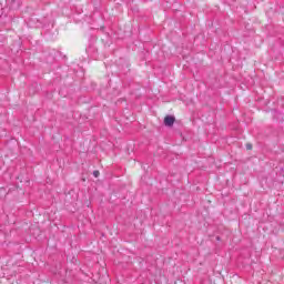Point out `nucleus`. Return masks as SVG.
Segmentation results:
<instances>
[{"label":"nucleus","mask_w":284,"mask_h":284,"mask_svg":"<svg viewBox=\"0 0 284 284\" xmlns=\"http://www.w3.org/2000/svg\"><path fill=\"white\" fill-rule=\"evenodd\" d=\"M174 121H175L174 116L168 115L164 118V125H168L170 128L174 125Z\"/></svg>","instance_id":"obj_1"},{"label":"nucleus","mask_w":284,"mask_h":284,"mask_svg":"<svg viewBox=\"0 0 284 284\" xmlns=\"http://www.w3.org/2000/svg\"><path fill=\"white\" fill-rule=\"evenodd\" d=\"M17 8H19V1L12 0V1H11V9H12V10H17Z\"/></svg>","instance_id":"obj_2"},{"label":"nucleus","mask_w":284,"mask_h":284,"mask_svg":"<svg viewBox=\"0 0 284 284\" xmlns=\"http://www.w3.org/2000/svg\"><path fill=\"white\" fill-rule=\"evenodd\" d=\"M93 176H95V179L99 178V171H94Z\"/></svg>","instance_id":"obj_3"},{"label":"nucleus","mask_w":284,"mask_h":284,"mask_svg":"<svg viewBox=\"0 0 284 284\" xmlns=\"http://www.w3.org/2000/svg\"><path fill=\"white\" fill-rule=\"evenodd\" d=\"M246 150H252V144H246Z\"/></svg>","instance_id":"obj_4"},{"label":"nucleus","mask_w":284,"mask_h":284,"mask_svg":"<svg viewBox=\"0 0 284 284\" xmlns=\"http://www.w3.org/2000/svg\"><path fill=\"white\" fill-rule=\"evenodd\" d=\"M2 11H3V12H6V9H2ZM3 12L1 13V16H0V17H3Z\"/></svg>","instance_id":"obj_5"},{"label":"nucleus","mask_w":284,"mask_h":284,"mask_svg":"<svg viewBox=\"0 0 284 284\" xmlns=\"http://www.w3.org/2000/svg\"><path fill=\"white\" fill-rule=\"evenodd\" d=\"M29 26H32V22H29Z\"/></svg>","instance_id":"obj_6"}]
</instances>
